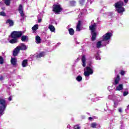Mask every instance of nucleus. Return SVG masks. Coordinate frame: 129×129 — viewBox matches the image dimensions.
I'll return each mask as SVG.
<instances>
[{"label": "nucleus", "instance_id": "obj_1", "mask_svg": "<svg viewBox=\"0 0 129 129\" xmlns=\"http://www.w3.org/2000/svg\"><path fill=\"white\" fill-rule=\"evenodd\" d=\"M22 35L23 32L22 31H14L11 34V37L13 38V39L9 40V43H11V44H15V43H17L18 42V38L22 37Z\"/></svg>", "mask_w": 129, "mask_h": 129}, {"label": "nucleus", "instance_id": "obj_2", "mask_svg": "<svg viewBox=\"0 0 129 129\" xmlns=\"http://www.w3.org/2000/svg\"><path fill=\"white\" fill-rule=\"evenodd\" d=\"M112 37V33L111 32H107L104 34L102 37V41L104 43V46H106L109 44V41H110V38Z\"/></svg>", "mask_w": 129, "mask_h": 129}, {"label": "nucleus", "instance_id": "obj_3", "mask_svg": "<svg viewBox=\"0 0 129 129\" xmlns=\"http://www.w3.org/2000/svg\"><path fill=\"white\" fill-rule=\"evenodd\" d=\"M122 6H124L123 2L120 1L115 4V7L116 8V11L119 14H121L124 12V8L122 7Z\"/></svg>", "mask_w": 129, "mask_h": 129}, {"label": "nucleus", "instance_id": "obj_4", "mask_svg": "<svg viewBox=\"0 0 129 129\" xmlns=\"http://www.w3.org/2000/svg\"><path fill=\"white\" fill-rule=\"evenodd\" d=\"M52 11L54 12L56 15H59L61 13V11H63V9L61 7V5L59 3L54 4L52 7Z\"/></svg>", "mask_w": 129, "mask_h": 129}, {"label": "nucleus", "instance_id": "obj_5", "mask_svg": "<svg viewBox=\"0 0 129 129\" xmlns=\"http://www.w3.org/2000/svg\"><path fill=\"white\" fill-rule=\"evenodd\" d=\"M90 30L92 34V41H95L96 38V33H95V29H96V24L94 23L89 27Z\"/></svg>", "mask_w": 129, "mask_h": 129}, {"label": "nucleus", "instance_id": "obj_6", "mask_svg": "<svg viewBox=\"0 0 129 129\" xmlns=\"http://www.w3.org/2000/svg\"><path fill=\"white\" fill-rule=\"evenodd\" d=\"M0 114H4L5 112V109L7 107V104L6 103V100L4 99H0Z\"/></svg>", "mask_w": 129, "mask_h": 129}, {"label": "nucleus", "instance_id": "obj_7", "mask_svg": "<svg viewBox=\"0 0 129 129\" xmlns=\"http://www.w3.org/2000/svg\"><path fill=\"white\" fill-rule=\"evenodd\" d=\"M84 75L86 77H89L90 75L93 74V71L90 67H87L84 69Z\"/></svg>", "mask_w": 129, "mask_h": 129}, {"label": "nucleus", "instance_id": "obj_8", "mask_svg": "<svg viewBox=\"0 0 129 129\" xmlns=\"http://www.w3.org/2000/svg\"><path fill=\"white\" fill-rule=\"evenodd\" d=\"M122 101V98H121L120 96H119L118 97H115L114 99L115 107H116L118 105L119 102H120V101Z\"/></svg>", "mask_w": 129, "mask_h": 129}, {"label": "nucleus", "instance_id": "obj_9", "mask_svg": "<svg viewBox=\"0 0 129 129\" xmlns=\"http://www.w3.org/2000/svg\"><path fill=\"white\" fill-rule=\"evenodd\" d=\"M18 11L23 19H25V14L24 13L23 6H22V5H19Z\"/></svg>", "mask_w": 129, "mask_h": 129}, {"label": "nucleus", "instance_id": "obj_10", "mask_svg": "<svg viewBox=\"0 0 129 129\" xmlns=\"http://www.w3.org/2000/svg\"><path fill=\"white\" fill-rule=\"evenodd\" d=\"M119 80H120V78H119V76L117 75L116 77L114 78V83H113V85L118 84Z\"/></svg>", "mask_w": 129, "mask_h": 129}, {"label": "nucleus", "instance_id": "obj_11", "mask_svg": "<svg viewBox=\"0 0 129 129\" xmlns=\"http://www.w3.org/2000/svg\"><path fill=\"white\" fill-rule=\"evenodd\" d=\"M104 43H103L102 40L98 41L97 43L96 47H97V48L99 49V48H101V47H104V46H106V45H104Z\"/></svg>", "mask_w": 129, "mask_h": 129}, {"label": "nucleus", "instance_id": "obj_12", "mask_svg": "<svg viewBox=\"0 0 129 129\" xmlns=\"http://www.w3.org/2000/svg\"><path fill=\"white\" fill-rule=\"evenodd\" d=\"M11 62L13 66H14L15 67H17V66L18 65L17 64V58H11Z\"/></svg>", "mask_w": 129, "mask_h": 129}, {"label": "nucleus", "instance_id": "obj_13", "mask_svg": "<svg viewBox=\"0 0 129 129\" xmlns=\"http://www.w3.org/2000/svg\"><path fill=\"white\" fill-rule=\"evenodd\" d=\"M122 89H123V86L121 84L117 86L115 88V90L117 91H120V90H122Z\"/></svg>", "mask_w": 129, "mask_h": 129}, {"label": "nucleus", "instance_id": "obj_14", "mask_svg": "<svg viewBox=\"0 0 129 129\" xmlns=\"http://www.w3.org/2000/svg\"><path fill=\"white\" fill-rule=\"evenodd\" d=\"M20 50H27V46L25 44L22 43L20 46H18Z\"/></svg>", "mask_w": 129, "mask_h": 129}, {"label": "nucleus", "instance_id": "obj_15", "mask_svg": "<svg viewBox=\"0 0 129 129\" xmlns=\"http://www.w3.org/2000/svg\"><path fill=\"white\" fill-rule=\"evenodd\" d=\"M19 47H18V46H17V47H16L14 50L13 51V55L14 56H17V55H18V54H19V52H20V49H19Z\"/></svg>", "mask_w": 129, "mask_h": 129}, {"label": "nucleus", "instance_id": "obj_16", "mask_svg": "<svg viewBox=\"0 0 129 129\" xmlns=\"http://www.w3.org/2000/svg\"><path fill=\"white\" fill-rule=\"evenodd\" d=\"M82 62L83 63L82 65L83 67H85V66H86V58L85 57V55H83L82 58Z\"/></svg>", "mask_w": 129, "mask_h": 129}, {"label": "nucleus", "instance_id": "obj_17", "mask_svg": "<svg viewBox=\"0 0 129 129\" xmlns=\"http://www.w3.org/2000/svg\"><path fill=\"white\" fill-rule=\"evenodd\" d=\"M45 55V52H41L37 55H34V57H36L37 58H41V57H44Z\"/></svg>", "mask_w": 129, "mask_h": 129}, {"label": "nucleus", "instance_id": "obj_18", "mask_svg": "<svg viewBox=\"0 0 129 129\" xmlns=\"http://www.w3.org/2000/svg\"><path fill=\"white\" fill-rule=\"evenodd\" d=\"M81 26V22L80 21H79L77 25V28H76L77 32H79L81 31V29H80Z\"/></svg>", "mask_w": 129, "mask_h": 129}, {"label": "nucleus", "instance_id": "obj_19", "mask_svg": "<svg viewBox=\"0 0 129 129\" xmlns=\"http://www.w3.org/2000/svg\"><path fill=\"white\" fill-rule=\"evenodd\" d=\"M22 67H27L28 66V60L24 59L22 63Z\"/></svg>", "mask_w": 129, "mask_h": 129}, {"label": "nucleus", "instance_id": "obj_20", "mask_svg": "<svg viewBox=\"0 0 129 129\" xmlns=\"http://www.w3.org/2000/svg\"><path fill=\"white\" fill-rule=\"evenodd\" d=\"M6 23L7 24H9L10 27H12V26H14V21L13 20H8Z\"/></svg>", "mask_w": 129, "mask_h": 129}, {"label": "nucleus", "instance_id": "obj_21", "mask_svg": "<svg viewBox=\"0 0 129 129\" xmlns=\"http://www.w3.org/2000/svg\"><path fill=\"white\" fill-rule=\"evenodd\" d=\"M36 44H40L41 43V37L39 36H36Z\"/></svg>", "mask_w": 129, "mask_h": 129}, {"label": "nucleus", "instance_id": "obj_22", "mask_svg": "<svg viewBox=\"0 0 129 129\" xmlns=\"http://www.w3.org/2000/svg\"><path fill=\"white\" fill-rule=\"evenodd\" d=\"M48 29H49L50 31L55 32V27L53 25H49Z\"/></svg>", "mask_w": 129, "mask_h": 129}, {"label": "nucleus", "instance_id": "obj_23", "mask_svg": "<svg viewBox=\"0 0 129 129\" xmlns=\"http://www.w3.org/2000/svg\"><path fill=\"white\" fill-rule=\"evenodd\" d=\"M38 28H39V25H38V24H36L32 28V31H33V32H35V31H36V30H38Z\"/></svg>", "mask_w": 129, "mask_h": 129}, {"label": "nucleus", "instance_id": "obj_24", "mask_svg": "<svg viewBox=\"0 0 129 129\" xmlns=\"http://www.w3.org/2000/svg\"><path fill=\"white\" fill-rule=\"evenodd\" d=\"M69 34L72 36L74 35V30L72 28H70L69 29Z\"/></svg>", "mask_w": 129, "mask_h": 129}, {"label": "nucleus", "instance_id": "obj_25", "mask_svg": "<svg viewBox=\"0 0 129 129\" xmlns=\"http://www.w3.org/2000/svg\"><path fill=\"white\" fill-rule=\"evenodd\" d=\"M21 40L23 42H26L27 40H28V36H26L25 35L22 37Z\"/></svg>", "mask_w": 129, "mask_h": 129}, {"label": "nucleus", "instance_id": "obj_26", "mask_svg": "<svg viewBox=\"0 0 129 129\" xmlns=\"http://www.w3.org/2000/svg\"><path fill=\"white\" fill-rule=\"evenodd\" d=\"M70 6L72 7H74L76 5V2L75 1H72L70 2Z\"/></svg>", "mask_w": 129, "mask_h": 129}, {"label": "nucleus", "instance_id": "obj_27", "mask_svg": "<svg viewBox=\"0 0 129 129\" xmlns=\"http://www.w3.org/2000/svg\"><path fill=\"white\" fill-rule=\"evenodd\" d=\"M4 3L6 6H10L11 0H4Z\"/></svg>", "mask_w": 129, "mask_h": 129}, {"label": "nucleus", "instance_id": "obj_28", "mask_svg": "<svg viewBox=\"0 0 129 129\" xmlns=\"http://www.w3.org/2000/svg\"><path fill=\"white\" fill-rule=\"evenodd\" d=\"M76 79L78 81V82H80V81H82V77H81V76H78V77H77Z\"/></svg>", "mask_w": 129, "mask_h": 129}, {"label": "nucleus", "instance_id": "obj_29", "mask_svg": "<svg viewBox=\"0 0 129 129\" xmlns=\"http://www.w3.org/2000/svg\"><path fill=\"white\" fill-rule=\"evenodd\" d=\"M96 125H97V124H96V123L95 122H93L91 123V127H92L93 128H95V127H96Z\"/></svg>", "mask_w": 129, "mask_h": 129}, {"label": "nucleus", "instance_id": "obj_30", "mask_svg": "<svg viewBox=\"0 0 129 129\" xmlns=\"http://www.w3.org/2000/svg\"><path fill=\"white\" fill-rule=\"evenodd\" d=\"M128 94V91H125L123 92V96H126Z\"/></svg>", "mask_w": 129, "mask_h": 129}, {"label": "nucleus", "instance_id": "obj_31", "mask_svg": "<svg viewBox=\"0 0 129 129\" xmlns=\"http://www.w3.org/2000/svg\"><path fill=\"white\" fill-rule=\"evenodd\" d=\"M0 64H4V58L2 56H0Z\"/></svg>", "mask_w": 129, "mask_h": 129}, {"label": "nucleus", "instance_id": "obj_32", "mask_svg": "<svg viewBox=\"0 0 129 129\" xmlns=\"http://www.w3.org/2000/svg\"><path fill=\"white\" fill-rule=\"evenodd\" d=\"M79 2L81 5H83L85 3V0H80Z\"/></svg>", "mask_w": 129, "mask_h": 129}, {"label": "nucleus", "instance_id": "obj_33", "mask_svg": "<svg viewBox=\"0 0 129 129\" xmlns=\"http://www.w3.org/2000/svg\"><path fill=\"white\" fill-rule=\"evenodd\" d=\"M74 129H80V126H79V125H76L74 126Z\"/></svg>", "mask_w": 129, "mask_h": 129}, {"label": "nucleus", "instance_id": "obj_34", "mask_svg": "<svg viewBox=\"0 0 129 129\" xmlns=\"http://www.w3.org/2000/svg\"><path fill=\"white\" fill-rule=\"evenodd\" d=\"M120 74L122 76L124 75L125 74V71H121Z\"/></svg>", "mask_w": 129, "mask_h": 129}, {"label": "nucleus", "instance_id": "obj_35", "mask_svg": "<svg viewBox=\"0 0 129 129\" xmlns=\"http://www.w3.org/2000/svg\"><path fill=\"white\" fill-rule=\"evenodd\" d=\"M0 15L5 16H6V13H5V12H1L0 13Z\"/></svg>", "mask_w": 129, "mask_h": 129}, {"label": "nucleus", "instance_id": "obj_36", "mask_svg": "<svg viewBox=\"0 0 129 129\" xmlns=\"http://www.w3.org/2000/svg\"><path fill=\"white\" fill-rule=\"evenodd\" d=\"M108 90H109V91H110V90H112V87L109 86L108 87Z\"/></svg>", "mask_w": 129, "mask_h": 129}, {"label": "nucleus", "instance_id": "obj_37", "mask_svg": "<svg viewBox=\"0 0 129 129\" xmlns=\"http://www.w3.org/2000/svg\"><path fill=\"white\" fill-rule=\"evenodd\" d=\"M118 112H120V113L122 112V109H121V108H118Z\"/></svg>", "mask_w": 129, "mask_h": 129}, {"label": "nucleus", "instance_id": "obj_38", "mask_svg": "<svg viewBox=\"0 0 129 129\" xmlns=\"http://www.w3.org/2000/svg\"><path fill=\"white\" fill-rule=\"evenodd\" d=\"M96 60H100V57L99 56H96Z\"/></svg>", "mask_w": 129, "mask_h": 129}, {"label": "nucleus", "instance_id": "obj_39", "mask_svg": "<svg viewBox=\"0 0 129 129\" xmlns=\"http://www.w3.org/2000/svg\"><path fill=\"white\" fill-rule=\"evenodd\" d=\"M108 98L109 99H112V96H111V95L108 96Z\"/></svg>", "mask_w": 129, "mask_h": 129}, {"label": "nucleus", "instance_id": "obj_40", "mask_svg": "<svg viewBox=\"0 0 129 129\" xmlns=\"http://www.w3.org/2000/svg\"><path fill=\"white\" fill-rule=\"evenodd\" d=\"M123 1L125 4H127V3H128V0H123Z\"/></svg>", "mask_w": 129, "mask_h": 129}, {"label": "nucleus", "instance_id": "obj_41", "mask_svg": "<svg viewBox=\"0 0 129 129\" xmlns=\"http://www.w3.org/2000/svg\"><path fill=\"white\" fill-rule=\"evenodd\" d=\"M8 100H9V101H12V97L11 96L9 97Z\"/></svg>", "mask_w": 129, "mask_h": 129}, {"label": "nucleus", "instance_id": "obj_42", "mask_svg": "<svg viewBox=\"0 0 129 129\" xmlns=\"http://www.w3.org/2000/svg\"><path fill=\"white\" fill-rule=\"evenodd\" d=\"M41 22H42V19H38V23H41Z\"/></svg>", "mask_w": 129, "mask_h": 129}, {"label": "nucleus", "instance_id": "obj_43", "mask_svg": "<svg viewBox=\"0 0 129 129\" xmlns=\"http://www.w3.org/2000/svg\"><path fill=\"white\" fill-rule=\"evenodd\" d=\"M91 119H92V117H89V120H91Z\"/></svg>", "mask_w": 129, "mask_h": 129}, {"label": "nucleus", "instance_id": "obj_44", "mask_svg": "<svg viewBox=\"0 0 129 129\" xmlns=\"http://www.w3.org/2000/svg\"><path fill=\"white\" fill-rule=\"evenodd\" d=\"M0 79H1V80H3V77H1V78H0Z\"/></svg>", "mask_w": 129, "mask_h": 129}, {"label": "nucleus", "instance_id": "obj_45", "mask_svg": "<svg viewBox=\"0 0 129 129\" xmlns=\"http://www.w3.org/2000/svg\"><path fill=\"white\" fill-rule=\"evenodd\" d=\"M57 45H61V43H58Z\"/></svg>", "mask_w": 129, "mask_h": 129}, {"label": "nucleus", "instance_id": "obj_46", "mask_svg": "<svg viewBox=\"0 0 129 129\" xmlns=\"http://www.w3.org/2000/svg\"><path fill=\"white\" fill-rule=\"evenodd\" d=\"M128 107H129V105H128Z\"/></svg>", "mask_w": 129, "mask_h": 129}, {"label": "nucleus", "instance_id": "obj_47", "mask_svg": "<svg viewBox=\"0 0 129 129\" xmlns=\"http://www.w3.org/2000/svg\"><path fill=\"white\" fill-rule=\"evenodd\" d=\"M3 10H5V8H4Z\"/></svg>", "mask_w": 129, "mask_h": 129}]
</instances>
